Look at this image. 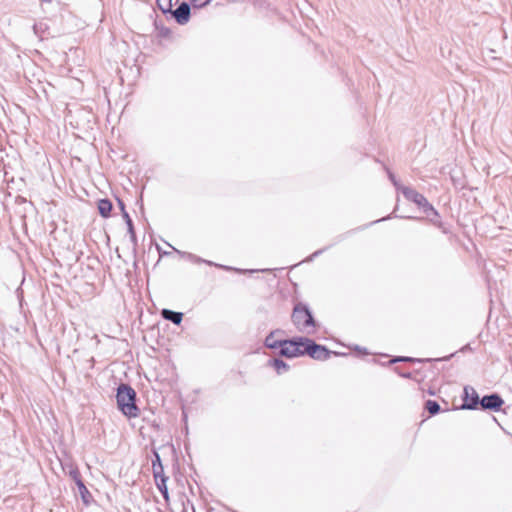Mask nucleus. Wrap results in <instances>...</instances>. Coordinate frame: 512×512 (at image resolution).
<instances>
[{"label": "nucleus", "instance_id": "f257e3e1", "mask_svg": "<svg viewBox=\"0 0 512 512\" xmlns=\"http://www.w3.org/2000/svg\"><path fill=\"white\" fill-rule=\"evenodd\" d=\"M119 410L128 418H136L140 415V409L136 405V392L128 384H120L116 394Z\"/></svg>", "mask_w": 512, "mask_h": 512}, {"label": "nucleus", "instance_id": "f03ea898", "mask_svg": "<svg viewBox=\"0 0 512 512\" xmlns=\"http://www.w3.org/2000/svg\"><path fill=\"white\" fill-rule=\"evenodd\" d=\"M426 221L439 229L443 234L450 233L449 226L442 221L441 215L428 200L418 194V221Z\"/></svg>", "mask_w": 512, "mask_h": 512}, {"label": "nucleus", "instance_id": "7ed1b4c3", "mask_svg": "<svg viewBox=\"0 0 512 512\" xmlns=\"http://www.w3.org/2000/svg\"><path fill=\"white\" fill-rule=\"evenodd\" d=\"M291 319L300 332L308 331L309 327L316 326L312 312L306 304L301 302L294 306Z\"/></svg>", "mask_w": 512, "mask_h": 512}, {"label": "nucleus", "instance_id": "20e7f679", "mask_svg": "<svg viewBox=\"0 0 512 512\" xmlns=\"http://www.w3.org/2000/svg\"><path fill=\"white\" fill-rule=\"evenodd\" d=\"M305 337H295L293 339L283 340L279 345V354L287 358H294L304 355Z\"/></svg>", "mask_w": 512, "mask_h": 512}, {"label": "nucleus", "instance_id": "39448f33", "mask_svg": "<svg viewBox=\"0 0 512 512\" xmlns=\"http://www.w3.org/2000/svg\"><path fill=\"white\" fill-rule=\"evenodd\" d=\"M304 345H305L303 348L304 355L307 354L315 360H320V361L327 360L332 353L325 346L319 345L316 342H314L313 340L306 338V337H305Z\"/></svg>", "mask_w": 512, "mask_h": 512}, {"label": "nucleus", "instance_id": "423d86ee", "mask_svg": "<svg viewBox=\"0 0 512 512\" xmlns=\"http://www.w3.org/2000/svg\"><path fill=\"white\" fill-rule=\"evenodd\" d=\"M463 403L460 406V409L463 410H478L480 397L477 391L472 386H465L463 389L462 395Z\"/></svg>", "mask_w": 512, "mask_h": 512}, {"label": "nucleus", "instance_id": "0eeeda50", "mask_svg": "<svg viewBox=\"0 0 512 512\" xmlns=\"http://www.w3.org/2000/svg\"><path fill=\"white\" fill-rule=\"evenodd\" d=\"M503 404L502 397L498 393H492L480 399L479 409L498 412Z\"/></svg>", "mask_w": 512, "mask_h": 512}, {"label": "nucleus", "instance_id": "6e6552de", "mask_svg": "<svg viewBox=\"0 0 512 512\" xmlns=\"http://www.w3.org/2000/svg\"><path fill=\"white\" fill-rule=\"evenodd\" d=\"M191 8L187 2H182L175 10L172 9V16L180 25L186 24L190 19Z\"/></svg>", "mask_w": 512, "mask_h": 512}, {"label": "nucleus", "instance_id": "1a4fd4ad", "mask_svg": "<svg viewBox=\"0 0 512 512\" xmlns=\"http://www.w3.org/2000/svg\"><path fill=\"white\" fill-rule=\"evenodd\" d=\"M153 456H154V459L152 460L153 477L157 478V477L165 476L164 468H163V465L161 462L160 455L156 450H153Z\"/></svg>", "mask_w": 512, "mask_h": 512}, {"label": "nucleus", "instance_id": "9d476101", "mask_svg": "<svg viewBox=\"0 0 512 512\" xmlns=\"http://www.w3.org/2000/svg\"><path fill=\"white\" fill-rule=\"evenodd\" d=\"M161 315L165 320L171 321L175 325H180L183 319L182 312H176L170 309H163Z\"/></svg>", "mask_w": 512, "mask_h": 512}, {"label": "nucleus", "instance_id": "9b49d317", "mask_svg": "<svg viewBox=\"0 0 512 512\" xmlns=\"http://www.w3.org/2000/svg\"><path fill=\"white\" fill-rule=\"evenodd\" d=\"M284 331L277 329L269 333V335L265 338L264 344L267 348L276 349L279 345L282 344L283 340H276L275 336L278 334H283Z\"/></svg>", "mask_w": 512, "mask_h": 512}, {"label": "nucleus", "instance_id": "f8f14e48", "mask_svg": "<svg viewBox=\"0 0 512 512\" xmlns=\"http://www.w3.org/2000/svg\"><path fill=\"white\" fill-rule=\"evenodd\" d=\"M157 488L159 489L160 493L162 494L165 501H169V492L167 487V476L157 477L154 478Z\"/></svg>", "mask_w": 512, "mask_h": 512}, {"label": "nucleus", "instance_id": "ddd939ff", "mask_svg": "<svg viewBox=\"0 0 512 512\" xmlns=\"http://www.w3.org/2000/svg\"><path fill=\"white\" fill-rule=\"evenodd\" d=\"M112 207H113V205L109 199H101L98 201L99 214L104 218H107L110 216Z\"/></svg>", "mask_w": 512, "mask_h": 512}, {"label": "nucleus", "instance_id": "4468645a", "mask_svg": "<svg viewBox=\"0 0 512 512\" xmlns=\"http://www.w3.org/2000/svg\"><path fill=\"white\" fill-rule=\"evenodd\" d=\"M62 467L74 482H76L77 479H82L77 466L73 465L72 463H62Z\"/></svg>", "mask_w": 512, "mask_h": 512}, {"label": "nucleus", "instance_id": "2eb2a0df", "mask_svg": "<svg viewBox=\"0 0 512 512\" xmlns=\"http://www.w3.org/2000/svg\"><path fill=\"white\" fill-rule=\"evenodd\" d=\"M75 484H76V486L78 488V491H79V494L81 496V499L83 500V502L85 504H88L90 502V499H91V493L89 492V490L85 486L84 482L82 481V479H77Z\"/></svg>", "mask_w": 512, "mask_h": 512}, {"label": "nucleus", "instance_id": "dca6fc26", "mask_svg": "<svg viewBox=\"0 0 512 512\" xmlns=\"http://www.w3.org/2000/svg\"><path fill=\"white\" fill-rule=\"evenodd\" d=\"M425 409L431 416H434L441 411L439 403L435 400L430 399L425 402Z\"/></svg>", "mask_w": 512, "mask_h": 512}, {"label": "nucleus", "instance_id": "f3484780", "mask_svg": "<svg viewBox=\"0 0 512 512\" xmlns=\"http://www.w3.org/2000/svg\"><path fill=\"white\" fill-rule=\"evenodd\" d=\"M272 366L276 370L278 374H282L286 371H288L289 366L286 362H284L282 359H274L272 361Z\"/></svg>", "mask_w": 512, "mask_h": 512}, {"label": "nucleus", "instance_id": "a211bd4d", "mask_svg": "<svg viewBox=\"0 0 512 512\" xmlns=\"http://www.w3.org/2000/svg\"><path fill=\"white\" fill-rule=\"evenodd\" d=\"M156 4L162 13L172 12V0H156Z\"/></svg>", "mask_w": 512, "mask_h": 512}, {"label": "nucleus", "instance_id": "6ab92c4d", "mask_svg": "<svg viewBox=\"0 0 512 512\" xmlns=\"http://www.w3.org/2000/svg\"><path fill=\"white\" fill-rule=\"evenodd\" d=\"M123 217H124V219L126 221V224H127V227H128V232L130 234L131 240L133 242H136V234H135V230H134L132 219L130 218L129 214L126 211H124Z\"/></svg>", "mask_w": 512, "mask_h": 512}, {"label": "nucleus", "instance_id": "aec40b11", "mask_svg": "<svg viewBox=\"0 0 512 512\" xmlns=\"http://www.w3.org/2000/svg\"><path fill=\"white\" fill-rule=\"evenodd\" d=\"M401 191L408 201L416 203V191L407 187H402Z\"/></svg>", "mask_w": 512, "mask_h": 512}, {"label": "nucleus", "instance_id": "412c9836", "mask_svg": "<svg viewBox=\"0 0 512 512\" xmlns=\"http://www.w3.org/2000/svg\"><path fill=\"white\" fill-rule=\"evenodd\" d=\"M415 361H416V358H413V357L399 356V357H395V358L391 359L389 361V363L390 364L397 363V362H412V363H414Z\"/></svg>", "mask_w": 512, "mask_h": 512}, {"label": "nucleus", "instance_id": "4be33fe9", "mask_svg": "<svg viewBox=\"0 0 512 512\" xmlns=\"http://www.w3.org/2000/svg\"><path fill=\"white\" fill-rule=\"evenodd\" d=\"M210 0H191V4L194 8H203L208 5Z\"/></svg>", "mask_w": 512, "mask_h": 512}, {"label": "nucleus", "instance_id": "5701e85b", "mask_svg": "<svg viewBox=\"0 0 512 512\" xmlns=\"http://www.w3.org/2000/svg\"><path fill=\"white\" fill-rule=\"evenodd\" d=\"M394 370H395L396 373H398L403 378H410L411 377V372H405L399 366H396L394 368Z\"/></svg>", "mask_w": 512, "mask_h": 512}, {"label": "nucleus", "instance_id": "b1692460", "mask_svg": "<svg viewBox=\"0 0 512 512\" xmlns=\"http://www.w3.org/2000/svg\"><path fill=\"white\" fill-rule=\"evenodd\" d=\"M394 214H395V216H396V217H399V218H407V219H411V218H413V217H412V216H410V215H406V214L401 213V212H400V207H399V205H397V206L395 207V209H394Z\"/></svg>", "mask_w": 512, "mask_h": 512}, {"label": "nucleus", "instance_id": "393cba45", "mask_svg": "<svg viewBox=\"0 0 512 512\" xmlns=\"http://www.w3.org/2000/svg\"><path fill=\"white\" fill-rule=\"evenodd\" d=\"M389 178L393 182L394 186L399 190L398 183H397L393 173L389 172Z\"/></svg>", "mask_w": 512, "mask_h": 512}, {"label": "nucleus", "instance_id": "a878e982", "mask_svg": "<svg viewBox=\"0 0 512 512\" xmlns=\"http://www.w3.org/2000/svg\"><path fill=\"white\" fill-rule=\"evenodd\" d=\"M118 204H119V208H121L122 212L124 213V211H125V205H124L123 201H121L120 199H118Z\"/></svg>", "mask_w": 512, "mask_h": 512}, {"label": "nucleus", "instance_id": "bb28decb", "mask_svg": "<svg viewBox=\"0 0 512 512\" xmlns=\"http://www.w3.org/2000/svg\"><path fill=\"white\" fill-rule=\"evenodd\" d=\"M429 361H430V359H421V358H418V359H417V362H418V363H422V362H429Z\"/></svg>", "mask_w": 512, "mask_h": 512}, {"label": "nucleus", "instance_id": "cd10ccee", "mask_svg": "<svg viewBox=\"0 0 512 512\" xmlns=\"http://www.w3.org/2000/svg\"><path fill=\"white\" fill-rule=\"evenodd\" d=\"M196 261H197V262H202V259L197 258V260H196ZM203 262H206L207 264L212 265V262H211V261H204V260H203Z\"/></svg>", "mask_w": 512, "mask_h": 512}, {"label": "nucleus", "instance_id": "c85d7f7f", "mask_svg": "<svg viewBox=\"0 0 512 512\" xmlns=\"http://www.w3.org/2000/svg\"><path fill=\"white\" fill-rule=\"evenodd\" d=\"M322 251H323V250H318V251H316V252L313 254V256H318L319 254H321V253H322Z\"/></svg>", "mask_w": 512, "mask_h": 512}, {"label": "nucleus", "instance_id": "c756f323", "mask_svg": "<svg viewBox=\"0 0 512 512\" xmlns=\"http://www.w3.org/2000/svg\"><path fill=\"white\" fill-rule=\"evenodd\" d=\"M467 349H470L469 345L464 346L461 350H462V351H465V350H467Z\"/></svg>", "mask_w": 512, "mask_h": 512}, {"label": "nucleus", "instance_id": "7c9ffc66", "mask_svg": "<svg viewBox=\"0 0 512 512\" xmlns=\"http://www.w3.org/2000/svg\"><path fill=\"white\" fill-rule=\"evenodd\" d=\"M37 29H38V26H37V25H34V31H35V33H37Z\"/></svg>", "mask_w": 512, "mask_h": 512}, {"label": "nucleus", "instance_id": "2f4dec72", "mask_svg": "<svg viewBox=\"0 0 512 512\" xmlns=\"http://www.w3.org/2000/svg\"><path fill=\"white\" fill-rule=\"evenodd\" d=\"M41 2H51L52 0H40Z\"/></svg>", "mask_w": 512, "mask_h": 512}]
</instances>
